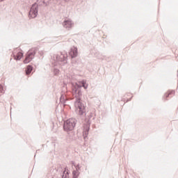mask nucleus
<instances>
[{
    "label": "nucleus",
    "instance_id": "5701e85b",
    "mask_svg": "<svg viewBox=\"0 0 178 178\" xmlns=\"http://www.w3.org/2000/svg\"><path fill=\"white\" fill-rule=\"evenodd\" d=\"M36 152H38V150H37Z\"/></svg>",
    "mask_w": 178,
    "mask_h": 178
},
{
    "label": "nucleus",
    "instance_id": "f03ea898",
    "mask_svg": "<svg viewBox=\"0 0 178 178\" xmlns=\"http://www.w3.org/2000/svg\"><path fill=\"white\" fill-rule=\"evenodd\" d=\"M53 59L55 62H57L58 65H60V66H65V65L67 64V54H63V52L58 54H54Z\"/></svg>",
    "mask_w": 178,
    "mask_h": 178
},
{
    "label": "nucleus",
    "instance_id": "1a4fd4ad",
    "mask_svg": "<svg viewBox=\"0 0 178 178\" xmlns=\"http://www.w3.org/2000/svg\"><path fill=\"white\" fill-rule=\"evenodd\" d=\"M72 58H76L78 55V51L76 47L72 48L70 51L69 52Z\"/></svg>",
    "mask_w": 178,
    "mask_h": 178
},
{
    "label": "nucleus",
    "instance_id": "2eb2a0df",
    "mask_svg": "<svg viewBox=\"0 0 178 178\" xmlns=\"http://www.w3.org/2000/svg\"><path fill=\"white\" fill-rule=\"evenodd\" d=\"M59 69L58 68H54V70H53V73L54 74V76H58V74H59Z\"/></svg>",
    "mask_w": 178,
    "mask_h": 178
},
{
    "label": "nucleus",
    "instance_id": "f3484780",
    "mask_svg": "<svg viewBox=\"0 0 178 178\" xmlns=\"http://www.w3.org/2000/svg\"><path fill=\"white\" fill-rule=\"evenodd\" d=\"M75 170H77L78 172H80V170H81V167L80 166V164L78 163L76 165H75Z\"/></svg>",
    "mask_w": 178,
    "mask_h": 178
},
{
    "label": "nucleus",
    "instance_id": "aec40b11",
    "mask_svg": "<svg viewBox=\"0 0 178 178\" xmlns=\"http://www.w3.org/2000/svg\"><path fill=\"white\" fill-rule=\"evenodd\" d=\"M131 98H133V97H131L130 99H129L128 101H131Z\"/></svg>",
    "mask_w": 178,
    "mask_h": 178
},
{
    "label": "nucleus",
    "instance_id": "4be33fe9",
    "mask_svg": "<svg viewBox=\"0 0 178 178\" xmlns=\"http://www.w3.org/2000/svg\"><path fill=\"white\" fill-rule=\"evenodd\" d=\"M3 1H5V0H0V2H3Z\"/></svg>",
    "mask_w": 178,
    "mask_h": 178
},
{
    "label": "nucleus",
    "instance_id": "9d476101",
    "mask_svg": "<svg viewBox=\"0 0 178 178\" xmlns=\"http://www.w3.org/2000/svg\"><path fill=\"white\" fill-rule=\"evenodd\" d=\"M26 76L30 75V74L31 73V72H33V66L32 65H28L26 68Z\"/></svg>",
    "mask_w": 178,
    "mask_h": 178
},
{
    "label": "nucleus",
    "instance_id": "39448f33",
    "mask_svg": "<svg viewBox=\"0 0 178 178\" xmlns=\"http://www.w3.org/2000/svg\"><path fill=\"white\" fill-rule=\"evenodd\" d=\"M38 15V4L37 3H34L29 13V19H35Z\"/></svg>",
    "mask_w": 178,
    "mask_h": 178
},
{
    "label": "nucleus",
    "instance_id": "a211bd4d",
    "mask_svg": "<svg viewBox=\"0 0 178 178\" xmlns=\"http://www.w3.org/2000/svg\"><path fill=\"white\" fill-rule=\"evenodd\" d=\"M0 92H3V86H2V84H0Z\"/></svg>",
    "mask_w": 178,
    "mask_h": 178
},
{
    "label": "nucleus",
    "instance_id": "ddd939ff",
    "mask_svg": "<svg viewBox=\"0 0 178 178\" xmlns=\"http://www.w3.org/2000/svg\"><path fill=\"white\" fill-rule=\"evenodd\" d=\"M37 2L40 6H42V5H45V6H47V5H48L44 0H37Z\"/></svg>",
    "mask_w": 178,
    "mask_h": 178
},
{
    "label": "nucleus",
    "instance_id": "f257e3e1",
    "mask_svg": "<svg viewBox=\"0 0 178 178\" xmlns=\"http://www.w3.org/2000/svg\"><path fill=\"white\" fill-rule=\"evenodd\" d=\"M82 87L85 90L88 88V84L84 80L79 81V84L77 83H72V94L76 98L74 102L76 113L79 116H86L87 115V106L84 103L81 102V97H83V93L81 92Z\"/></svg>",
    "mask_w": 178,
    "mask_h": 178
},
{
    "label": "nucleus",
    "instance_id": "0eeeda50",
    "mask_svg": "<svg viewBox=\"0 0 178 178\" xmlns=\"http://www.w3.org/2000/svg\"><path fill=\"white\" fill-rule=\"evenodd\" d=\"M90 131V125L87 124L83 127V136L84 140H86L88 137V133Z\"/></svg>",
    "mask_w": 178,
    "mask_h": 178
},
{
    "label": "nucleus",
    "instance_id": "6ab92c4d",
    "mask_svg": "<svg viewBox=\"0 0 178 178\" xmlns=\"http://www.w3.org/2000/svg\"><path fill=\"white\" fill-rule=\"evenodd\" d=\"M71 163L73 165V166H76V165L74 163V161H71Z\"/></svg>",
    "mask_w": 178,
    "mask_h": 178
},
{
    "label": "nucleus",
    "instance_id": "412c9836",
    "mask_svg": "<svg viewBox=\"0 0 178 178\" xmlns=\"http://www.w3.org/2000/svg\"><path fill=\"white\" fill-rule=\"evenodd\" d=\"M70 0H65V2H69Z\"/></svg>",
    "mask_w": 178,
    "mask_h": 178
},
{
    "label": "nucleus",
    "instance_id": "4468645a",
    "mask_svg": "<svg viewBox=\"0 0 178 178\" xmlns=\"http://www.w3.org/2000/svg\"><path fill=\"white\" fill-rule=\"evenodd\" d=\"M66 99H65V95H61L60 97V102H61V104H64V105L66 104Z\"/></svg>",
    "mask_w": 178,
    "mask_h": 178
},
{
    "label": "nucleus",
    "instance_id": "20e7f679",
    "mask_svg": "<svg viewBox=\"0 0 178 178\" xmlns=\"http://www.w3.org/2000/svg\"><path fill=\"white\" fill-rule=\"evenodd\" d=\"M35 54H37L36 49H31L29 50V51L26 54V58L24 60V63L27 64L30 63L31 61L34 59V56H35Z\"/></svg>",
    "mask_w": 178,
    "mask_h": 178
},
{
    "label": "nucleus",
    "instance_id": "f8f14e48",
    "mask_svg": "<svg viewBox=\"0 0 178 178\" xmlns=\"http://www.w3.org/2000/svg\"><path fill=\"white\" fill-rule=\"evenodd\" d=\"M72 176L74 178H79V176H80V172L77 171L76 170H74L72 171Z\"/></svg>",
    "mask_w": 178,
    "mask_h": 178
},
{
    "label": "nucleus",
    "instance_id": "7ed1b4c3",
    "mask_svg": "<svg viewBox=\"0 0 178 178\" xmlns=\"http://www.w3.org/2000/svg\"><path fill=\"white\" fill-rule=\"evenodd\" d=\"M77 123V120L76 118H70L64 122L63 129L65 131H71L74 127H76V124Z\"/></svg>",
    "mask_w": 178,
    "mask_h": 178
},
{
    "label": "nucleus",
    "instance_id": "423d86ee",
    "mask_svg": "<svg viewBox=\"0 0 178 178\" xmlns=\"http://www.w3.org/2000/svg\"><path fill=\"white\" fill-rule=\"evenodd\" d=\"M63 26L65 27V29L69 30L70 29H72V26H73V22L72 19H65L63 23Z\"/></svg>",
    "mask_w": 178,
    "mask_h": 178
},
{
    "label": "nucleus",
    "instance_id": "dca6fc26",
    "mask_svg": "<svg viewBox=\"0 0 178 178\" xmlns=\"http://www.w3.org/2000/svg\"><path fill=\"white\" fill-rule=\"evenodd\" d=\"M172 94H175V90H171L168 93H166L165 95V98H168V97H170V95H172Z\"/></svg>",
    "mask_w": 178,
    "mask_h": 178
},
{
    "label": "nucleus",
    "instance_id": "6e6552de",
    "mask_svg": "<svg viewBox=\"0 0 178 178\" xmlns=\"http://www.w3.org/2000/svg\"><path fill=\"white\" fill-rule=\"evenodd\" d=\"M13 56L15 60H20L23 58V53L18 51L17 54L14 51L13 53Z\"/></svg>",
    "mask_w": 178,
    "mask_h": 178
},
{
    "label": "nucleus",
    "instance_id": "9b49d317",
    "mask_svg": "<svg viewBox=\"0 0 178 178\" xmlns=\"http://www.w3.org/2000/svg\"><path fill=\"white\" fill-rule=\"evenodd\" d=\"M62 178H69V170L67 168H65V170L63 171Z\"/></svg>",
    "mask_w": 178,
    "mask_h": 178
}]
</instances>
